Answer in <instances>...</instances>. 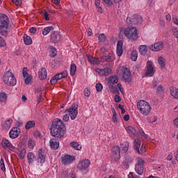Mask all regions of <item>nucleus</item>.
<instances>
[{"instance_id":"1","label":"nucleus","mask_w":178,"mask_h":178,"mask_svg":"<svg viewBox=\"0 0 178 178\" xmlns=\"http://www.w3.org/2000/svg\"><path fill=\"white\" fill-rule=\"evenodd\" d=\"M51 127V134L56 138H62L66 133V127L63 124V121L59 118L54 120Z\"/></svg>"},{"instance_id":"2","label":"nucleus","mask_w":178,"mask_h":178,"mask_svg":"<svg viewBox=\"0 0 178 178\" xmlns=\"http://www.w3.org/2000/svg\"><path fill=\"white\" fill-rule=\"evenodd\" d=\"M9 29V17L6 15H0V34L8 37V30Z\"/></svg>"},{"instance_id":"3","label":"nucleus","mask_w":178,"mask_h":178,"mask_svg":"<svg viewBox=\"0 0 178 178\" xmlns=\"http://www.w3.org/2000/svg\"><path fill=\"white\" fill-rule=\"evenodd\" d=\"M124 33L131 41H137L138 40V33L137 28L136 26H130L128 25V27L124 31Z\"/></svg>"},{"instance_id":"4","label":"nucleus","mask_w":178,"mask_h":178,"mask_svg":"<svg viewBox=\"0 0 178 178\" xmlns=\"http://www.w3.org/2000/svg\"><path fill=\"white\" fill-rule=\"evenodd\" d=\"M137 107L138 111L145 116H148L151 112V106L145 100H140L137 103Z\"/></svg>"},{"instance_id":"5","label":"nucleus","mask_w":178,"mask_h":178,"mask_svg":"<svg viewBox=\"0 0 178 178\" xmlns=\"http://www.w3.org/2000/svg\"><path fill=\"white\" fill-rule=\"evenodd\" d=\"M3 80L7 86H10L11 87H14V86H16V77H15V75L10 72H7L4 76L3 77Z\"/></svg>"},{"instance_id":"6","label":"nucleus","mask_w":178,"mask_h":178,"mask_svg":"<svg viewBox=\"0 0 178 178\" xmlns=\"http://www.w3.org/2000/svg\"><path fill=\"white\" fill-rule=\"evenodd\" d=\"M127 23L129 27H133V24L138 26L143 23V17L139 15L135 14L132 16V18H127Z\"/></svg>"},{"instance_id":"7","label":"nucleus","mask_w":178,"mask_h":178,"mask_svg":"<svg viewBox=\"0 0 178 178\" xmlns=\"http://www.w3.org/2000/svg\"><path fill=\"white\" fill-rule=\"evenodd\" d=\"M79 104L74 103L70 108L65 110V113H68L72 120H74L79 114Z\"/></svg>"},{"instance_id":"8","label":"nucleus","mask_w":178,"mask_h":178,"mask_svg":"<svg viewBox=\"0 0 178 178\" xmlns=\"http://www.w3.org/2000/svg\"><path fill=\"white\" fill-rule=\"evenodd\" d=\"M91 162L88 159L80 161L78 164V169L81 170L83 174L88 173V168H90Z\"/></svg>"},{"instance_id":"9","label":"nucleus","mask_w":178,"mask_h":178,"mask_svg":"<svg viewBox=\"0 0 178 178\" xmlns=\"http://www.w3.org/2000/svg\"><path fill=\"white\" fill-rule=\"evenodd\" d=\"M145 161L141 158L138 159V162L136 165L135 170L138 175H143L144 173V165Z\"/></svg>"},{"instance_id":"10","label":"nucleus","mask_w":178,"mask_h":178,"mask_svg":"<svg viewBox=\"0 0 178 178\" xmlns=\"http://www.w3.org/2000/svg\"><path fill=\"white\" fill-rule=\"evenodd\" d=\"M122 72L123 80H124L126 83H131V72H130V69L123 67Z\"/></svg>"},{"instance_id":"11","label":"nucleus","mask_w":178,"mask_h":178,"mask_svg":"<svg viewBox=\"0 0 178 178\" xmlns=\"http://www.w3.org/2000/svg\"><path fill=\"white\" fill-rule=\"evenodd\" d=\"M111 158L115 162H118L120 159V147L118 146H114L112 148V156Z\"/></svg>"},{"instance_id":"12","label":"nucleus","mask_w":178,"mask_h":178,"mask_svg":"<svg viewBox=\"0 0 178 178\" xmlns=\"http://www.w3.org/2000/svg\"><path fill=\"white\" fill-rule=\"evenodd\" d=\"M163 47H165V44L163 42H157L154 44H152L149 46V49L151 51H154L155 52H158V51H162L163 49Z\"/></svg>"},{"instance_id":"13","label":"nucleus","mask_w":178,"mask_h":178,"mask_svg":"<svg viewBox=\"0 0 178 178\" xmlns=\"http://www.w3.org/2000/svg\"><path fill=\"white\" fill-rule=\"evenodd\" d=\"M154 74L155 72H154V67H152V61L148 60L147 63V70L145 76H146V77H148V76H149V77H152Z\"/></svg>"},{"instance_id":"14","label":"nucleus","mask_w":178,"mask_h":178,"mask_svg":"<svg viewBox=\"0 0 178 178\" xmlns=\"http://www.w3.org/2000/svg\"><path fill=\"white\" fill-rule=\"evenodd\" d=\"M50 41L53 44H58L60 41V33L56 31H53L50 36Z\"/></svg>"},{"instance_id":"15","label":"nucleus","mask_w":178,"mask_h":178,"mask_svg":"<svg viewBox=\"0 0 178 178\" xmlns=\"http://www.w3.org/2000/svg\"><path fill=\"white\" fill-rule=\"evenodd\" d=\"M96 72H97L100 76H105L106 77H108L109 74H112V70L109 67H106L104 69L97 68Z\"/></svg>"},{"instance_id":"16","label":"nucleus","mask_w":178,"mask_h":178,"mask_svg":"<svg viewBox=\"0 0 178 178\" xmlns=\"http://www.w3.org/2000/svg\"><path fill=\"white\" fill-rule=\"evenodd\" d=\"M19 134H20V129H17V127H13L9 133L10 138H17Z\"/></svg>"},{"instance_id":"17","label":"nucleus","mask_w":178,"mask_h":178,"mask_svg":"<svg viewBox=\"0 0 178 178\" xmlns=\"http://www.w3.org/2000/svg\"><path fill=\"white\" fill-rule=\"evenodd\" d=\"M75 159L76 158L74 156L65 155L62 158V163H64V165H67L72 163Z\"/></svg>"},{"instance_id":"18","label":"nucleus","mask_w":178,"mask_h":178,"mask_svg":"<svg viewBox=\"0 0 178 178\" xmlns=\"http://www.w3.org/2000/svg\"><path fill=\"white\" fill-rule=\"evenodd\" d=\"M117 55L122 56L123 55V40H119L117 44Z\"/></svg>"},{"instance_id":"19","label":"nucleus","mask_w":178,"mask_h":178,"mask_svg":"<svg viewBox=\"0 0 178 178\" xmlns=\"http://www.w3.org/2000/svg\"><path fill=\"white\" fill-rule=\"evenodd\" d=\"M1 144H2V147H4L6 149V148H8L11 151H12V149H15V147L10 144V142H9L6 139H3L2 140Z\"/></svg>"},{"instance_id":"20","label":"nucleus","mask_w":178,"mask_h":178,"mask_svg":"<svg viewBox=\"0 0 178 178\" xmlns=\"http://www.w3.org/2000/svg\"><path fill=\"white\" fill-rule=\"evenodd\" d=\"M50 147L53 149H58V148H59V141L56 140L55 138L51 139Z\"/></svg>"},{"instance_id":"21","label":"nucleus","mask_w":178,"mask_h":178,"mask_svg":"<svg viewBox=\"0 0 178 178\" xmlns=\"http://www.w3.org/2000/svg\"><path fill=\"white\" fill-rule=\"evenodd\" d=\"M38 163H44L45 162V156L42 154V149H40L38 151Z\"/></svg>"},{"instance_id":"22","label":"nucleus","mask_w":178,"mask_h":178,"mask_svg":"<svg viewBox=\"0 0 178 178\" xmlns=\"http://www.w3.org/2000/svg\"><path fill=\"white\" fill-rule=\"evenodd\" d=\"M39 79L40 80H45V79H47V69L45 68H42L40 71H39Z\"/></svg>"},{"instance_id":"23","label":"nucleus","mask_w":178,"mask_h":178,"mask_svg":"<svg viewBox=\"0 0 178 178\" xmlns=\"http://www.w3.org/2000/svg\"><path fill=\"white\" fill-rule=\"evenodd\" d=\"M118 83H119V78L118 76H111L108 78V84L115 86V84H118Z\"/></svg>"},{"instance_id":"24","label":"nucleus","mask_w":178,"mask_h":178,"mask_svg":"<svg viewBox=\"0 0 178 178\" xmlns=\"http://www.w3.org/2000/svg\"><path fill=\"white\" fill-rule=\"evenodd\" d=\"M33 127H35V121L30 120L26 123V125H25L26 130H30V129H33Z\"/></svg>"},{"instance_id":"25","label":"nucleus","mask_w":178,"mask_h":178,"mask_svg":"<svg viewBox=\"0 0 178 178\" xmlns=\"http://www.w3.org/2000/svg\"><path fill=\"white\" fill-rule=\"evenodd\" d=\"M24 42L26 45H31V44H33V40L31 39V37L27 35V34H24Z\"/></svg>"},{"instance_id":"26","label":"nucleus","mask_w":178,"mask_h":178,"mask_svg":"<svg viewBox=\"0 0 178 178\" xmlns=\"http://www.w3.org/2000/svg\"><path fill=\"white\" fill-rule=\"evenodd\" d=\"M127 131L129 134H133V136H137L138 134V131H137V130H136V129H134L133 127L131 126H128L127 127Z\"/></svg>"},{"instance_id":"27","label":"nucleus","mask_w":178,"mask_h":178,"mask_svg":"<svg viewBox=\"0 0 178 178\" xmlns=\"http://www.w3.org/2000/svg\"><path fill=\"white\" fill-rule=\"evenodd\" d=\"M139 52L141 55H147V52H148V47H147V45H140L139 47Z\"/></svg>"},{"instance_id":"28","label":"nucleus","mask_w":178,"mask_h":178,"mask_svg":"<svg viewBox=\"0 0 178 178\" xmlns=\"http://www.w3.org/2000/svg\"><path fill=\"white\" fill-rule=\"evenodd\" d=\"M140 147H141V142L138 139H135L134 140V149L138 152V154H140Z\"/></svg>"},{"instance_id":"29","label":"nucleus","mask_w":178,"mask_h":178,"mask_svg":"<svg viewBox=\"0 0 178 178\" xmlns=\"http://www.w3.org/2000/svg\"><path fill=\"white\" fill-rule=\"evenodd\" d=\"M108 88L111 92H113V94H119V90L118 89V87L113 86V84L110 83L108 85Z\"/></svg>"},{"instance_id":"30","label":"nucleus","mask_w":178,"mask_h":178,"mask_svg":"<svg viewBox=\"0 0 178 178\" xmlns=\"http://www.w3.org/2000/svg\"><path fill=\"white\" fill-rule=\"evenodd\" d=\"M35 158V156H34V153L29 152L27 155V159H28V163L31 165V163H33L34 162V159Z\"/></svg>"},{"instance_id":"31","label":"nucleus","mask_w":178,"mask_h":178,"mask_svg":"<svg viewBox=\"0 0 178 178\" xmlns=\"http://www.w3.org/2000/svg\"><path fill=\"white\" fill-rule=\"evenodd\" d=\"M70 145L72 147V148L76 149V151H80L81 149V145L79 144L77 142H72Z\"/></svg>"},{"instance_id":"32","label":"nucleus","mask_w":178,"mask_h":178,"mask_svg":"<svg viewBox=\"0 0 178 178\" xmlns=\"http://www.w3.org/2000/svg\"><path fill=\"white\" fill-rule=\"evenodd\" d=\"M137 58H138V53L137 52V50H133L131 56V60L136 62V60H137Z\"/></svg>"},{"instance_id":"33","label":"nucleus","mask_w":178,"mask_h":178,"mask_svg":"<svg viewBox=\"0 0 178 178\" xmlns=\"http://www.w3.org/2000/svg\"><path fill=\"white\" fill-rule=\"evenodd\" d=\"M51 30H54V26H51L45 27L42 30L43 35H47V34H49V32L51 31Z\"/></svg>"},{"instance_id":"34","label":"nucleus","mask_w":178,"mask_h":178,"mask_svg":"<svg viewBox=\"0 0 178 178\" xmlns=\"http://www.w3.org/2000/svg\"><path fill=\"white\" fill-rule=\"evenodd\" d=\"M76 70H77V67L76 66V64H71L70 75L74 76L76 74Z\"/></svg>"},{"instance_id":"35","label":"nucleus","mask_w":178,"mask_h":178,"mask_svg":"<svg viewBox=\"0 0 178 178\" xmlns=\"http://www.w3.org/2000/svg\"><path fill=\"white\" fill-rule=\"evenodd\" d=\"M158 62L161 67H162L163 69V67H165V66H166V63H165V58L163 57H159Z\"/></svg>"},{"instance_id":"36","label":"nucleus","mask_w":178,"mask_h":178,"mask_svg":"<svg viewBox=\"0 0 178 178\" xmlns=\"http://www.w3.org/2000/svg\"><path fill=\"white\" fill-rule=\"evenodd\" d=\"M8 95L5 92L0 93V102H6Z\"/></svg>"},{"instance_id":"37","label":"nucleus","mask_w":178,"mask_h":178,"mask_svg":"<svg viewBox=\"0 0 178 178\" xmlns=\"http://www.w3.org/2000/svg\"><path fill=\"white\" fill-rule=\"evenodd\" d=\"M120 147L122 149V151H124V152H127V151H129V143H122L120 145Z\"/></svg>"},{"instance_id":"38","label":"nucleus","mask_w":178,"mask_h":178,"mask_svg":"<svg viewBox=\"0 0 178 178\" xmlns=\"http://www.w3.org/2000/svg\"><path fill=\"white\" fill-rule=\"evenodd\" d=\"M12 123H13V120L9 119L8 120H7L4 122L3 126L6 129H9V127H10V124H12Z\"/></svg>"},{"instance_id":"39","label":"nucleus","mask_w":178,"mask_h":178,"mask_svg":"<svg viewBox=\"0 0 178 178\" xmlns=\"http://www.w3.org/2000/svg\"><path fill=\"white\" fill-rule=\"evenodd\" d=\"M99 41L101 42H105V41H106V36L105 34L102 33L99 35Z\"/></svg>"},{"instance_id":"40","label":"nucleus","mask_w":178,"mask_h":178,"mask_svg":"<svg viewBox=\"0 0 178 178\" xmlns=\"http://www.w3.org/2000/svg\"><path fill=\"white\" fill-rule=\"evenodd\" d=\"M22 74L24 79H26V77H29V69H27V67L23 68Z\"/></svg>"},{"instance_id":"41","label":"nucleus","mask_w":178,"mask_h":178,"mask_svg":"<svg viewBox=\"0 0 178 178\" xmlns=\"http://www.w3.org/2000/svg\"><path fill=\"white\" fill-rule=\"evenodd\" d=\"M3 47H6V41H5L3 38L0 36V48H3Z\"/></svg>"},{"instance_id":"42","label":"nucleus","mask_w":178,"mask_h":178,"mask_svg":"<svg viewBox=\"0 0 178 178\" xmlns=\"http://www.w3.org/2000/svg\"><path fill=\"white\" fill-rule=\"evenodd\" d=\"M171 95L177 99L178 98V91L177 90H173V88H170Z\"/></svg>"},{"instance_id":"43","label":"nucleus","mask_w":178,"mask_h":178,"mask_svg":"<svg viewBox=\"0 0 178 178\" xmlns=\"http://www.w3.org/2000/svg\"><path fill=\"white\" fill-rule=\"evenodd\" d=\"M26 157V149L24 148L21 150L19 153V158L20 159H24Z\"/></svg>"},{"instance_id":"44","label":"nucleus","mask_w":178,"mask_h":178,"mask_svg":"<svg viewBox=\"0 0 178 178\" xmlns=\"http://www.w3.org/2000/svg\"><path fill=\"white\" fill-rule=\"evenodd\" d=\"M156 92L159 94H163V86L162 85H160L157 87Z\"/></svg>"},{"instance_id":"45","label":"nucleus","mask_w":178,"mask_h":178,"mask_svg":"<svg viewBox=\"0 0 178 178\" xmlns=\"http://www.w3.org/2000/svg\"><path fill=\"white\" fill-rule=\"evenodd\" d=\"M42 91V88L41 86H38V88H35V94L36 95L42 94V92H41Z\"/></svg>"},{"instance_id":"46","label":"nucleus","mask_w":178,"mask_h":178,"mask_svg":"<svg viewBox=\"0 0 178 178\" xmlns=\"http://www.w3.org/2000/svg\"><path fill=\"white\" fill-rule=\"evenodd\" d=\"M35 146V141L33 140V139H30L29 140V147H30V148H34Z\"/></svg>"},{"instance_id":"47","label":"nucleus","mask_w":178,"mask_h":178,"mask_svg":"<svg viewBox=\"0 0 178 178\" xmlns=\"http://www.w3.org/2000/svg\"><path fill=\"white\" fill-rule=\"evenodd\" d=\"M99 63H101V61L99 60V58H97L93 57L92 64V65H99Z\"/></svg>"},{"instance_id":"48","label":"nucleus","mask_w":178,"mask_h":178,"mask_svg":"<svg viewBox=\"0 0 178 178\" xmlns=\"http://www.w3.org/2000/svg\"><path fill=\"white\" fill-rule=\"evenodd\" d=\"M96 90L97 92H101V91H102V84L101 83L96 84Z\"/></svg>"},{"instance_id":"49","label":"nucleus","mask_w":178,"mask_h":178,"mask_svg":"<svg viewBox=\"0 0 178 178\" xmlns=\"http://www.w3.org/2000/svg\"><path fill=\"white\" fill-rule=\"evenodd\" d=\"M13 3H15L16 6H20L22 5V0H12Z\"/></svg>"},{"instance_id":"50","label":"nucleus","mask_w":178,"mask_h":178,"mask_svg":"<svg viewBox=\"0 0 178 178\" xmlns=\"http://www.w3.org/2000/svg\"><path fill=\"white\" fill-rule=\"evenodd\" d=\"M113 60V56H111V54L106 56V62H112Z\"/></svg>"},{"instance_id":"51","label":"nucleus","mask_w":178,"mask_h":178,"mask_svg":"<svg viewBox=\"0 0 178 178\" xmlns=\"http://www.w3.org/2000/svg\"><path fill=\"white\" fill-rule=\"evenodd\" d=\"M115 102H120L122 101V98H120V96L119 95L116 94L114 97Z\"/></svg>"},{"instance_id":"52","label":"nucleus","mask_w":178,"mask_h":178,"mask_svg":"<svg viewBox=\"0 0 178 178\" xmlns=\"http://www.w3.org/2000/svg\"><path fill=\"white\" fill-rule=\"evenodd\" d=\"M91 92L90 91V90H88V88H86L84 90V95L85 97H88L89 95H90Z\"/></svg>"},{"instance_id":"53","label":"nucleus","mask_w":178,"mask_h":178,"mask_svg":"<svg viewBox=\"0 0 178 178\" xmlns=\"http://www.w3.org/2000/svg\"><path fill=\"white\" fill-rule=\"evenodd\" d=\"M50 83L51 86H54V84H56L58 83V79L57 78H55V76L51 79Z\"/></svg>"},{"instance_id":"54","label":"nucleus","mask_w":178,"mask_h":178,"mask_svg":"<svg viewBox=\"0 0 178 178\" xmlns=\"http://www.w3.org/2000/svg\"><path fill=\"white\" fill-rule=\"evenodd\" d=\"M65 114L63 115V120L64 122H69V113H65Z\"/></svg>"},{"instance_id":"55","label":"nucleus","mask_w":178,"mask_h":178,"mask_svg":"<svg viewBox=\"0 0 178 178\" xmlns=\"http://www.w3.org/2000/svg\"><path fill=\"white\" fill-rule=\"evenodd\" d=\"M44 20H46L47 22L49 21V14L48 13V12L45 11L44 13Z\"/></svg>"},{"instance_id":"56","label":"nucleus","mask_w":178,"mask_h":178,"mask_svg":"<svg viewBox=\"0 0 178 178\" xmlns=\"http://www.w3.org/2000/svg\"><path fill=\"white\" fill-rule=\"evenodd\" d=\"M118 115H113L112 120L114 123H119V120H118Z\"/></svg>"},{"instance_id":"57","label":"nucleus","mask_w":178,"mask_h":178,"mask_svg":"<svg viewBox=\"0 0 178 178\" xmlns=\"http://www.w3.org/2000/svg\"><path fill=\"white\" fill-rule=\"evenodd\" d=\"M173 35L178 40V28H175V30L173 31Z\"/></svg>"},{"instance_id":"58","label":"nucleus","mask_w":178,"mask_h":178,"mask_svg":"<svg viewBox=\"0 0 178 178\" xmlns=\"http://www.w3.org/2000/svg\"><path fill=\"white\" fill-rule=\"evenodd\" d=\"M54 76H55V79H58V81L62 80V79H63V76H62V74H60V73L56 74Z\"/></svg>"},{"instance_id":"59","label":"nucleus","mask_w":178,"mask_h":178,"mask_svg":"<svg viewBox=\"0 0 178 178\" xmlns=\"http://www.w3.org/2000/svg\"><path fill=\"white\" fill-rule=\"evenodd\" d=\"M29 32L31 33L32 34H35V33L37 32V28L35 27H31L29 29Z\"/></svg>"},{"instance_id":"60","label":"nucleus","mask_w":178,"mask_h":178,"mask_svg":"<svg viewBox=\"0 0 178 178\" xmlns=\"http://www.w3.org/2000/svg\"><path fill=\"white\" fill-rule=\"evenodd\" d=\"M31 76H26V78L25 79V84H29V83H31Z\"/></svg>"},{"instance_id":"61","label":"nucleus","mask_w":178,"mask_h":178,"mask_svg":"<svg viewBox=\"0 0 178 178\" xmlns=\"http://www.w3.org/2000/svg\"><path fill=\"white\" fill-rule=\"evenodd\" d=\"M104 2H105L108 6H112V5H113V3L111 0H104Z\"/></svg>"},{"instance_id":"62","label":"nucleus","mask_w":178,"mask_h":178,"mask_svg":"<svg viewBox=\"0 0 178 178\" xmlns=\"http://www.w3.org/2000/svg\"><path fill=\"white\" fill-rule=\"evenodd\" d=\"M60 74L63 76V79H66V77H67V71H64L60 73Z\"/></svg>"},{"instance_id":"63","label":"nucleus","mask_w":178,"mask_h":178,"mask_svg":"<svg viewBox=\"0 0 178 178\" xmlns=\"http://www.w3.org/2000/svg\"><path fill=\"white\" fill-rule=\"evenodd\" d=\"M38 97V104H40L41 102V99H42V93H40L39 96H37Z\"/></svg>"},{"instance_id":"64","label":"nucleus","mask_w":178,"mask_h":178,"mask_svg":"<svg viewBox=\"0 0 178 178\" xmlns=\"http://www.w3.org/2000/svg\"><path fill=\"white\" fill-rule=\"evenodd\" d=\"M174 124L178 127V118L174 120Z\"/></svg>"}]
</instances>
